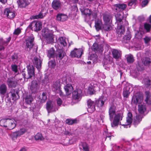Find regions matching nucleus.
Here are the masks:
<instances>
[{
  "mask_svg": "<svg viewBox=\"0 0 151 151\" xmlns=\"http://www.w3.org/2000/svg\"><path fill=\"white\" fill-rule=\"evenodd\" d=\"M42 35L47 43L54 42V40L53 35L49 31L48 29H45L42 30Z\"/></svg>",
  "mask_w": 151,
  "mask_h": 151,
  "instance_id": "obj_1",
  "label": "nucleus"
},
{
  "mask_svg": "<svg viewBox=\"0 0 151 151\" xmlns=\"http://www.w3.org/2000/svg\"><path fill=\"white\" fill-rule=\"evenodd\" d=\"M27 73L26 74L24 72H22V74L24 78L29 79L34 76V67L32 65H29L27 67Z\"/></svg>",
  "mask_w": 151,
  "mask_h": 151,
  "instance_id": "obj_2",
  "label": "nucleus"
},
{
  "mask_svg": "<svg viewBox=\"0 0 151 151\" xmlns=\"http://www.w3.org/2000/svg\"><path fill=\"white\" fill-rule=\"evenodd\" d=\"M52 88V91L56 93H59L61 96L64 95L63 93L61 90L60 84L59 81H57L53 82Z\"/></svg>",
  "mask_w": 151,
  "mask_h": 151,
  "instance_id": "obj_3",
  "label": "nucleus"
},
{
  "mask_svg": "<svg viewBox=\"0 0 151 151\" xmlns=\"http://www.w3.org/2000/svg\"><path fill=\"white\" fill-rule=\"evenodd\" d=\"M34 37L32 35H30L26 39V49L27 51H29L34 46L33 41Z\"/></svg>",
  "mask_w": 151,
  "mask_h": 151,
  "instance_id": "obj_4",
  "label": "nucleus"
},
{
  "mask_svg": "<svg viewBox=\"0 0 151 151\" xmlns=\"http://www.w3.org/2000/svg\"><path fill=\"white\" fill-rule=\"evenodd\" d=\"M27 130L25 128L20 129L18 131L14 132L10 135V137L13 140H15L18 137L24 134L26 132Z\"/></svg>",
  "mask_w": 151,
  "mask_h": 151,
  "instance_id": "obj_5",
  "label": "nucleus"
},
{
  "mask_svg": "<svg viewBox=\"0 0 151 151\" xmlns=\"http://www.w3.org/2000/svg\"><path fill=\"white\" fill-rule=\"evenodd\" d=\"M29 27L32 30L38 31L40 30L42 27V23L40 21L36 22L34 21L32 22L29 25Z\"/></svg>",
  "mask_w": 151,
  "mask_h": 151,
  "instance_id": "obj_6",
  "label": "nucleus"
},
{
  "mask_svg": "<svg viewBox=\"0 0 151 151\" xmlns=\"http://www.w3.org/2000/svg\"><path fill=\"white\" fill-rule=\"evenodd\" d=\"M123 115L122 113H120L115 115L113 122L111 123L112 127L118 126L119 123V121L122 119Z\"/></svg>",
  "mask_w": 151,
  "mask_h": 151,
  "instance_id": "obj_7",
  "label": "nucleus"
},
{
  "mask_svg": "<svg viewBox=\"0 0 151 151\" xmlns=\"http://www.w3.org/2000/svg\"><path fill=\"white\" fill-rule=\"evenodd\" d=\"M30 88L32 93H35L37 92L40 88L39 81L36 80L32 81Z\"/></svg>",
  "mask_w": 151,
  "mask_h": 151,
  "instance_id": "obj_8",
  "label": "nucleus"
},
{
  "mask_svg": "<svg viewBox=\"0 0 151 151\" xmlns=\"http://www.w3.org/2000/svg\"><path fill=\"white\" fill-rule=\"evenodd\" d=\"M63 79L64 81V82H65V83L67 84L64 87L66 95H70L73 90V87L71 84H69V83L67 82V80L65 78H63Z\"/></svg>",
  "mask_w": 151,
  "mask_h": 151,
  "instance_id": "obj_9",
  "label": "nucleus"
},
{
  "mask_svg": "<svg viewBox=\"0 0 151 151\" xmlns=\"http://www.w3.org/2000/svg\"><path fill=\"white\" fill-rule=\"evenodd\" d=\"M143 99V96L139 93H136L133 96L132 100V103L137 104L142 102Z\"/></svg>",
  "mask_w": 151,
  "mask_h": 151,
  "instance_id": "obj_10",
  "label": "nucleus"
},
{
  "mask_svg": "<svg viewBox=\"0 0 151 151\" xmlns=\"http://www.w3.org/2000/svg\"><path fill=\"white\" fill-rule=\"evenodd\" d=\"M83 53V50L81 48H75L74 50L70 52V55L73 57H80Z\"/></svg>",
  "mask_w": 151,
  "mask_h": 151,
  "instance_id": "obj_11",
  "label": "nucleus"
},
{
  "mask_svg": "<svg viewBox=\"0 0 151 151\" xmlns=\"http://www.w3.org/2000/svg\"><path fill=\"white\" fill-rule=\"evenodd\" d=\"M96 103L89 99L87 101L88 106V111L89 112L92 113L95 110V105Z\"/></svg>",
  "mask_w": 151,
  "mask_h": 151,
  "instance_id": "obj_12",
  "label": "nucleus"
},
{
  "mask_svg": "<svg viewBox=\"0 0 151 151\" xmlns=\"http://www.w3.org/2000/svg\"><path fill=\"white\" fill-rule=\"evenodd\" d=\"M16 121L13 119H7L6 128L9 130L13 129L16 126Z\"/></svg>",
  "mask_w": 151,
  "mask_h": 151,
  "instance_id": "obj_13",
  "label": "nucleus"
},
{
  "mask_svg": "<svg viewBox=\"0 0 151 151\" xmlns=\"http://www.w3.org/2000/svg\"><path fill=\"white\" fill-rule=\"evenodd\" d=\"M4 14L6 15L7 17L10 19L14 18L15 16V13L12 11L11 9L6 8L4 11Z\"/></svg>",
  "mask_w": 151,
  "mask_h": 151,
  "instance_id": "obj_14",
  "label": "nucleus"
},
{
  "mask_svg": "<svg viewBox=\"0 0 151 151\" xmlns=\"http://www.w3.org/2000/svg\"><path fill=\"white\" fill-rule=\"evenodd\" d=\"M7 83L9 88H15L17 84V81L13 78H8L7 80Z\"/></svg>",
  "mask_w": 151,
  "mask_h": 151,
  "instance_id": "obj_15",
  "label": "nucleus"
},
{
  "mask_svg": "<svg viewBox=\"0 0 151 151\" xmlns=\"http://www.w3.org/2000/svg\"><path fill=\"white\" fill-rule=\"evenodd\" d=\"M116 110V107L114 105H111L109 109V115L111 121H112L114 115L115 114Z\"/></svg>",
  "mask_w": 151,
  "mask_h": 151,
  "instance_id": "obj_16",
  "label": "nucleus"
},
{
  "mask_svg": "<svg viewBox=\"0 0 151 151\" xmlns=\"http://www.w3.org/2000/svg\"><path fill=\"white\" fill-rule=\"evenodd\" d=\"M114 7L116 12H120L125 9L127 5L124 4H116L114 5Z\"/></svg>",
  "mask_w": 151,
  "mask_h": 151,
  "instance_id": "obj_17",
  "label": "nucleus"
},
{
  "mask_svg": "<svg viewBox=\"0 0 151 151\" xmlns=\"http://www.w3.org/2000/svg\"><path fill=\"white\" fill-rule=\"evenodd\" d=\"M65 53L64 51L62 49H59L57 50L55 56L56 58L58 60H61L65 56Z\"/></svg>",
  "mask_w": 151,
  "mask_h": 151,
  "instance_id": "obj_18",
  "label": "nucleus"
},
{
  "mask_svg": "<svg viewBox=\"0 0 151 151\" xmlns=\"http://www.w3.org/2000/svg\"><path fill=\"white\" fill-rule=\"evenodd\" d=\"M81 91L80 89H78L74 91L72 93V97L75 100L78 99L81 97Z\"/></svg>",
  "mask_w": 151,
  "mask_h": 151,
  "instance_id": "obj_19",
  "label": "nucleus"
},
{
  "mask_svg": "<svg viewBox=\"0 0 151 151\" xmlns=\"http://www.w3.org/2000/svg\"><path fill=\"white\" fill-rule=\"evenodd\" d=\"M17 2L20 8L25 7L30 3L28 0H17Z\"/></svg>",
  "mask_w": 151,
  "mask_h": 151,
  "instance_id": "obj_20",
  "label": "nucleus"
},
{
  "mask_svg": "<svg viewBox=\"0 0 151 151\" xmlns=\"http://www.w3.org/2000/svg\"><path fill=\"white\" fill-rule=\"evenodd\" d=\"M138 111L141 115L143 116L147 114L145 105L144 104L139 105L138 106Z\"/></svg>",
  "mask_w": 151,
  "mask_h": 151,
  "instance_id": "obj_21",
  "label": "nucleus"
},
{
  "mask_svg": "<svg viewBox=\"0 0 151 151\" xmlns=\"http://www.w3.org/2000/svg\"><path fill=\"white\" fill-rule=\"evenodd\" d=\"M46 108L48 113L55 111L58 110V109L55 108L54 106L50 102L47 103Z\"/></svg>",
  "mask_w": 151,
  "mask_h": 151,
  "instance_id": "obj_22",
  "label": "nucleus"
},
{
  "mask_svg": "<svg viewBox=\"0 0 151 151\" xmlns=\"http://www.w3.org/2000/svg\"><path fill=\"white\" fill-rule=\"evenodd\" d=\"M33 61L34 64L38 70L40 68L42 61L40 59L37 57H35L33 58Z\"/></svg>",
  "mask_w": 151,
  "mask_h": 151,
  "instance_id": "obj_23",
  "label": "nucleus"
},
{
  "mask_svg": "<svg viewBox=\"0 0 151 151\" xmlns=\"http://www.w3.org/2000/svg\"><path fill=\"white\" fill-rule=\"evenodd\" d=\"M112 53L113 57L115 59H118L120 58L121 56V52L117 50L113 49L112 50Z\"/></svg>",
  "mask_w": 151,
  "mask_h": 151,
  "instance_id": "obj_24",
  "label": "nucleus"
},
{
  "mask_svg": "<svg viewBox=\"0 0 151 151\" xmlns=\"http://www.w3.org/2000/svg\"><path fill=\"white\" fill-rule=\"evenodd\" d=\"M143 117L144 116L142 115L139 114L137 115L134 118L133 122V124L136 126L140 123Z\"/></svg>",
  "mask_w": 151,
  "mask_h": 151,
  "instance_id": "obj_25",
  "label": "nucleus"
},
{
  "mask_svg": "<svg viewBox=\"0 0 151 151\" xmlns=\"http://www.w3.org/2000/svg\"><path fill=\"white\" fill-rule=\"evenodd\" d=\"M117 29L116 30V33L119 35H122L125 32L124 27L122 24H118Z\"/></svg>",
  "mask_w": 151,
  "mask_h": 151,
  "instance_id": "obj_26",
  "label": "nucleus"
},
{
  "mask_svg": "<svg viewBox=\"0 0 151 151\" xmlns=\"http://www.w3.org/2000/svg\"><path fill=\"white\" fill-rule=\"evenodd\" d=\"M68 18L66 15L62 13L58 14L57 16V19L59 21L64 22Z\"/></svg>",
  "mask_w": 151,
  "mask_h": 151,
  "instance_id": "obj_27",
  "label": "nucleus"
},
{
  "mask_svg": "<svg viewBox=\"0 0 151 151\" xmlns=\"http://www.w3.org/2000/svg\"><path fill=\"white\" fill-rule=\"evenodd\" d=\"M52 7L55 10H57L61 7V2L57 0H54L52 4Z\"/></svg>",
  "mask_w": 151,
  "mask_h": 151,
  "instance_id": "obj_28",
  "label": "nucleus"
},
{
  "mask_svg": "<svg viewBox=\"0 0 151 151\" xmlns=\"http://www.w3.org/2000/svg\"><path fill=\"white\" fill-rule=\"evenodd\" d=\"M115 17L118 24H122V20L124 18L123 14L118 13L115 15Z\"/></svg>",
  "mask_w": 151,
  "mask_h": 151,
  "instance_id": "obj_29",
  "label": "nucleus"
},
{
  "mask_svg": "<svg viewBox=\"0 0 151 151\" xmlns=\"http://www.w3.org/2000/svg\"><path fill=\"white\" fill-rule=\"evenodd\" d=\"M7 90V87L6 85L3 83L0 85V94L4 96L6 93Z\"/></svg>",
  "mask_w": 151,
  "mask_h": 151,
  "instance_id": "obj_30",
  "label": "nucleus"
},
{
  "mask_svg": "<svg viewBox=\"0 0 151 151\" xmlns=\"http://www.w3.org/2000/svg\"><path fill=\"white\" fill-rule=\"evenodd\" d=\"M146 98L145 101L148 104H151V93L149 91H146L145 92Z\"/></svg>",
  "mask_w": 151,
  "mask_h": 151,
  "instance_id": "obj_31",
  "label": "nucleus"
},
{
  "mask_svg": "<svg viewBox=\"0 0 151 151\" xmlns=\"http://www.w3.org/2000/svg\"><path fill=\"white\" fill-rule=\"evenodd\" d=\"M80 10L83 14L90 17L91 16V10L88 9H81Z\"/></svg>",
  "mask_w": 151,
  "mask_h": 151,
  "instance_id": "obj_32",
  "label": "nucleus"
},
{
  "mask_svg": "<svg viewBox=\"0 0 151 151\" xmlns=\"http://www.w3.org/2000/svg\"><path fill=\"white\" fill-rule=\"evenodd\" d=\"M101 21L100 19H96L95 22V27L97 31H99L101 29Z\"/></svg>",
  "mask_w": 151,
  "mask_h": 151,
  "instance_id": "obj_33",
  "label": "nucleus"
},
{
  "mask_svg": "<svg viewBox=\"0 0 151 151\" xmlns=\"http://www.w3.org/2000/svg\"><path fill=\"white\" fill-rule=\"evenodd\" d=\"M55 50L53 48L47 50V56L49 58H54L55 56Z\"/></svg>",
  "mask_w": 151,
  "mask_h": 151,
  "instance_id": "obj_34",
  "label": "nucleus"
},
{
  "mask_svg": "<svg viewBox=\"0 0 151 151\" xmlns=\"http://www.w3.org/2000/svg\"><path fill=\"white\" fill-rule=\"evenodd\" d=\"M142 63L144 65L147 66L150 65L151 63V59L149 58H143L142 59Z\"/></svg>",
  "mask_w": 151,
  "mask_h": 151,
  "instance_id": "obj_35",
  "label": "nucleus"
},
{
  "mask_svg": "<svg viewBox=\"0 0 151 151\" xmlns=\"http://www.w3.org/2000/svg\"><path fill=\"white\" fill-rule=\"evenodd\" d=\"M128 63H132L134 60V58L132 55L131 54H129L126 55L125 56Z\"/></svg>",
  "mask_w": 151,
  "mask_h": 151,
  "instance_id": "obj_36",
  "label": "nucleus"
},
{
  "mask_svg": "<svg viewBox=\"0 0 151 151\" xmlns=\"http://www.w3.org/2000/svg\"><path fill=\"white\" fill-rule=\"evenodd\" d=\"M58 42L60 44L62 47H65L67 45V44L65 39L63 37H59L58 40Z\"/></svg>",
  "mask_w": 151,
  "mask_h": 151,
  "instance_id": "obj_37",
  "label": "nucleus"
},
{
  "mask_svg": "<svg viewBox=\"0 0 151 151\" xmlns=\"http://www.w3.org/2000/svg\"><path fill=\"white\" fill-rule=\"evenodd\" d=\"M79 148L80 149H82V147L83 150L84 151H89L88 146L86 142H82L81 144L79 145Z\"/></svg>",
  "mask_w": 151,
  "mask_h": 151,
  "instance_id": "obj_38",
  "label": "nucleus"
},
{
  "mask_svg": "<svg viewBox=\"0 0 151 151\" xmlns=\"http://www.w3.org/2000/svg\"><path fill=\"white\" fill-rule=\"evenodd\" d=\"M130 93L129 91V88L127 87L124 88L123 89V95L124 97L127 98L128 97Z\"/></svg>",
  "mask_w": 151,
  "mask_h": 151,
  "instance_id": "obj_39",
  "label": "nucleus"
},
{
  "mask_svg": "<svg viewBox=\"0 0 151 151\" xmlns=\"http://www.w3.org/2000/svg\"><path fill=\"white\" fill-rule=\"evenodd\" d=\"M25 102L27 104H30L33 101V98L30 95H27L25 98Z\"/></svg>",
  "mask_w": 151,
  "mask_h": 151,
  "instance_id": "obj_40",
  "label": "nucleus"
},
{
  "mask_svg": "<svg viewBox=\"0 0 151 151\" xmlns=\"http://www.w3.org/2000/svg\"><path fill=\"white\" fill-rule=\"evenodd\" d=\"M102 28L105 31H109L112 29V27L110 25L105 23L103 25Z\"/></svg>",
  "mask_w": 151,
  "mask_h": 151,
  "instance_id": "obj_41",
  "label": "nucleus"
},
{
  "mask_svg": "<svg viewBox=\"0 0 151 151\" xmlns=\"http://www.w3.org/2000/svg\"><path fill=\"white\" fill-rule=\"evenodd\" d=\"M95 103L96 104L98 107H102L104 104V101L100 98L98 100L96 101Z\"/></svg>",
  "mask_w": 151,
  "mask_h": 151,
  "instance_id": "obj_42",
  "label": "nucleus"
},
{
  "mask_svg": "<svg viewBox=\"0 0 151 151\" xmlns=\"http://www.w3.org/2000/svg\"><path fill=\"white\" fill-rule=\"evenodd\" d=\"M49 82V76L47 75H46L44 78L41 81V83L43 85H46Z\"/></svg>",
  "mask_w": 151,
  "mask_h": 151,
  "instance_id": "obj_43",
  "label": "nucleus"
},
{
  "mask_svg": "<svg viewBox=\"0 0 151 151\" xmlns=\"http://www.w3.org/2000/svg\"><path fill=\"white\" fill-rule=\"evenodd\" d=\"M111 17L109 14H104L103 15V19L105 23L109 22L111 19Z\"/></svg>",
  "mask_w": 151,
  "mask_h": 151,
  "instance_id": "obj_44",
  "label": "nucleus"
},
{
  "mask_svg": "<svg viewBox=\"0 0 151 151\" xmlns=\"http://www.w3.org/2000/svg\"><path fill=\"white\" fill-rule=\"evenodd\" d=\"M7 119H3L0 121V125L2 127H6Z\"/></svg>",
  "mask_w": 151,
  "mask_h": 151,
  "instance_id": "obj_45",
  "label": "nucleus"
},
{
  "mask_svg": "<svg viewBox=\"0 0 151 151\" xmlns=\"http://www.w3.org/2000/svg\"><path fill=\"white\" fill-rule=\"evenodd\" d=\"M35 137L36 140H42L44 139L42 134L40 133H37Z\"/></svg>",
  "mask_w": 151,
  "mask_h": 151,
  "instance_id": "obj_46",
  "label": "nucleus"
},
{
  "mask_svg": "<svg viewBox=\"0 0 151 151\" xmlns=\"http://www.w3.org/2000/svg\"><path fill=\"white\" fill-rule=\"evenodd\" d=\"M137 67L139 70H142L144 69V65L142 62H138Z\"/></svg>",
  "mask_w": 151,
  "mask_h": 151,
  "instance_id": "obj_47",
  "label": "nucleus"
},
{
  "mask_svg": "<svg viewBox=\"0 0 151 151\" xmlns=\"http://www.w3.org/2000/svg\"><path fill=\"white\" fill-rule=\"evenodd\" d=\"M144 27L147 32H149L150 31L151 25L150 24L148 23L145 24Z\"/></svg>",
  "mask_w": 151,
  "mask_h": 151,
  "instance_id": "obj_48",
  "label": "nucleus"
},
{
  "mask_svg": "<svg viewBox=\"0 0 151 151\" xmlns=\"http://www.w3.org/2000/svg\"><path fill=\"white\" fill-rule=\"evenodd\" d=\"M66 123L68 124L71 125L76 123V120H72L70 119H68L66 120Z\"/></svg>",
  "mask_w": 151,
  "mask_h": 151,
  "instance_id": "obj_49",
  "label": "nucleus"
},
{
  "mask_svg": "<svg viewBox=\"0 0 151 151\" xmlns=\"http://www.w3.org/2000/svg\"><path fill=\"white\" fill-rule=\"evenodd\" d=\"M12 70L15 73H17L18 72L17 66L15 65H11Z\"/></svg>",
  "mask_w": 151,
  "mask_h": 151,
  "instance_id": "obj_50",
  "label": "nucleus"
},
{
  "mask_svg": "<svg viewBox=\"0 0 151 151\" xmlns=\"http://www.w3.org/2000/svg\"><path fill=\"white\" fill-rule=\"evenodd\" d=\"M47 99V94L45 92H43L42 93L41 99L42 102H44Z\"/></svg>",
  "mask_w": 151,
  "mask_h": 151,
  "instance_id": "obj_51",
  "label": "nucleus"
},
{
  "mask_svg": "<svg viewBox=\"0 0 151 151\" xmlns=\"http://www.w3.org/2000/svg\"><path fill=\"white\" fill-rule=\"evenodd\" d=\"M48 64L49 66L51 68H54L55 66V60L50 61Z\"/></svg>",
  "mask_w": 151,
  "mask_h": 151,
  "instance_id": "obj_52",
  "label": "nucleus"
},
{
  "mask_svg": "<svg viewBox=\"0 0 151 151\" xmlns=\"http://www.w3.org/2000/svg\"><path fill=\"white\" fill-rule=\"evenodd\" d=\"M132 118L126 117L127 124L125 125L122 124V125L127 126V125H129L132 123Z\"/></svg>",
  "mask_w": 151,
  "mask_h": 151,
  "instance_id": "obj_53",
  "label": "nucleus"
},
{
  "mask_svg": "<svg viewBox=\"0 0 151 151\" xmlns=\"http://www.w3.org/2000/svg\"><path fill=\"white\" fill-rule=\"evenodd\" d=\"M11 58L13 61L15 62L17 60L18 56L16 54H14L12 56Z\"/></svg>",
  "mask_w": 151,
  "mask_h": 151,
  "instance_id": "obj_54",
  "label": "nucleus"
},
{
  "mask_svg": "<svg viewBox=\"0 0 151 151\" xmlns=\"http://www.w3.org/2000/svg\"><path fill=\"white\" fill-rule=\"evenodd\" d=\"M98 48V45L97 43H94L93 45L92 49L93 50L95 51H97Z\"/></svg>",
  "mask_w": 151,
  "mask_h": 151,
  "instance_id": "obj_55",
  "label": "nucleus"
},
{
  "mask_svg": "<svg viewBox=\"0 0 151 151\" xmlns=\"http://www.w3.org/2000/svg\"><path fill=\"white\" fill-rule=\"evenodd\" d=\"M149 2L147 0H145L143 1L141 4V6L142 7H145L147 5Z\"/></svg>",
  "mask_w": 151,
  "mask_h": 151,
  "instance_id": "obj_56",
  "label": "nucleus"
},
{
  "mask_svg": "<svg viewBox=\"0 0 151 151\" xmlns=\"http://www.w3.org/2000/svg\"><path fill=\"white\" fill-rule=\"evenodd\" d=\"M12 94V99L14 100H16L17 99V97L16 96V94H17V92H16V93L15 92L13 93L12 92H11Z\"/></svg>",
  "mask_w": 151,
  "mask_h": 151,
  "instance_id": "obj_57",
  "label": "nucleus"
},
{
  "mask_svg": "<svg viewBox=\"0 0 151 151\" xmlns=\"http://www.w3.org/2000/svg\"><path fill=\"white\" fill-rule=\"evenodd\" d=\"M144 40L145 44H147L150 41L151 38L150 37H145Z\"/></svg>",
  "mask_w": 151,
  "mask_h": 151,
  "instance_id": "obj_58",
  "label": "nucleus"
},
{
  "mask_svg": "<svg viewBox=\"0 0 151 151\" xmlns=\"http://www.w3.org/2000/svg\"><path fill=\"white\" fill-rule=\"evenodd\" d=\"M21 32V30L19 28H17L15 29L14 32V34L16 35H18Z\"/></svg>",
  "mask_w": 151,
  "mask_h": 151,
  "instance_id": "obj_59",
  "label": "nucleus"
},
{
  "mask_svg": "<svg viewBox=\"0 0 151 151\" xmlns=\"http://www.w3.org/2000/svg\"><path fill=\"white\" fill-rule=\"evenodd\" d=\"M58 106H60L62 104V101L61 99L58 98L56 100Z\"/></svg>",
  "mask_w": 151,
  "mask_h": 151,
  "instance_id": "obj_60",
  "label": "nucleus"
},
{
  "mask_svg": "<svg viewBox=\"0 0 151 151\" xmlns=\"http://www.w3.org/2000/svg\"><path fill=\"white\" fill-rule=\"evenodd\" d=\"M137 0H131L128 3L129 6H131L133 4H135Z\"/></svg>",
  "mask_w": 151,
  "mask_h": 151,
  "instance_id": "obj_61",
  "label": "nucleus"
},
{
  "mask_svg": "<svg viewBox=\"0 0 151 151\" xmlns=\"http://www.w3.org/2000/svg\"><path fill=\"white\" fill-rule=\"evenodd\" d=\"M88 91L89 93L91 95L93 94L94 92V89L91 87H89Z\"/></svg>",
  "mask_w": 151,
  "mask_h": 151,
  "instance_id": "obj_62",
  "label": "nucleus"
},
{
  "mask_svg": "<svg viewBox=\"0 0 151 151\" xmlns=\"http://www.w3.org/2000/svg\"><path fill=\"white\" fill-rule=\"evenodd\" d=\"M91 15H92L93 18H96L97 17V13L95 10H93V11H91Z\"/></svg>",
  "mask_w": 151,
  "mask_h": 151,
  "instance_id": "obj_63",
  "label": "nucleus"
},
{
  "mask_svg": "<svg viewBox=\"0 0 151 151\" xmlns=\"http://www.w3.org/2000/svg\"><path fill=\"white\" fill-rule=\"evenodd\" d=\"M145 84L147 85L148 86L150 85V79H145L144 80Z\"/></svg>",
  "mask_w": 151,
  "mask_h": 151,
  "instance_id": "obj_64",
  "label": "nucleus"
}]
</instances>
